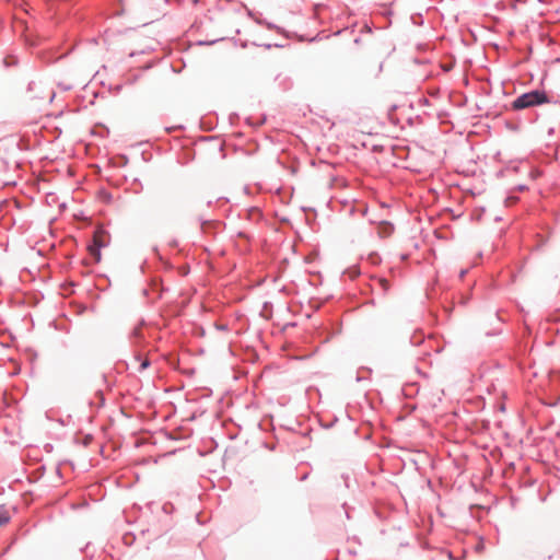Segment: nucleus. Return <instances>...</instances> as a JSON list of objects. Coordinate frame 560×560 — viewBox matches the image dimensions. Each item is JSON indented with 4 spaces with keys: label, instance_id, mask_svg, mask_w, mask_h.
<instances>
[{
    "label": "nucleus",
    "instance_id": "20e7f679",
    "mask_svg": "<svg viewBox=\"0 0 560 560\" xmlns=\"http://www.w3.org/2000/svg\"><path fill=\"white\" fill-rule=\"evenodd\" d=\"M10 521V515L4 506H0V527Z\"/></svg>",
    "mask_w": 560,
    "mask_h": 560
},
{
    "label": "nucleus",
    "instance_id": "423d86ee",
    "mask_svg": "<svg viewBox=\"0 0 560 560\" xmlns=\"http://www.w3.org/2000/svg\"><path fill=\"white\" fill-rule=\"evenodd\" d=\"M94 242H95V245L97 246V248L96 249L91 248V253H92V255L97 256V260H98L100 259V255H101L100 254L101 244L97 243L96 238L94 240Z\"/></svg>",
    "mask_w": 560,
    "mask_h": 560
},
{
    "label": "nucleus",
    "instance_id": "6e6552de",
    "mask_svg": "<svg viewBox=\"0 0 560 560\" xmlns=\"http://www.w3.org/2000/svg\"><path fill=\"white\" fill-rule=\"evenodd\" d=\"M132 335H133L135 337H139V336H140V331H138V330H133V331H132Z\"/></svg>",
    "mask_w": 560,
    "mask_h": 560
},
{
    "label": "nucleus",
    "instance_id": "7ed1b4c3",
    "mask_svg": "<svg viewBox=\"0 0 560 560\" xmlns=\"http://www.w3.org/2000/svg\"><path fill=\"white\" fill-rule=\"evenodd\" d=\"M135 362L139 363V366L137 368L138 372L144 371L147 368L150 366V361L147 358H142L140 354H136L133 358Z\"/></svg>",
    "mask_w": 560,
    "mask_h": 560
},
{
    "label": "nucleus",
    "instance_id": "f257e3e1",
    "mask_svg": "<svg viewBox=\"0 0 560 560\" xmlns=\"http://www.w3.org/2000/svg\"><path fill=\"white\" fill-rule=\"evenodd\" d=\"M549 103L545 91L533 90L517 96L511 104L512 109L522 110Z\"/></svg>",
    "mask_w": 560,
    "mask_h": 560
},
{
    "label": "nucleus",
    "instance_id": "39448f33",
    "mask_svg": "<svg viewBox=\"0 0 560 560\" xmlns=\"http://www.w3.org/2000/svg\"><path fill=\"white\" fill-rule=\"evenodd\" d=\"M377 284L380 285V288L382 289V291L385 293L389 290V282L387 279L385 278H380L377 280Z\"/></svg>",
    "mask_w": 560,
    "mask_h": 560
},
{
    "label": "nucleus",
    "instance_id": "0eeeda50",
    "mask_svg": "<svg viewBox=\"0 0 560 560\" xmlns=\"http://www.w3.org/2000/svg\"><path fill=\"white\" fill-rule=\"evenodd\" d=\"M466 272H467V270H465V269L460 270L459 278L463 279L465 277Z\"/></svg>",
    "mask_w": 560,
    "mask_h": 560
},
{
    "label": "nucleus",
    "instance_id": "f03ea898",
    "mask_svg": "<svg viewBox=\"0 0 560 560\" xmlns=\"http://www.w3.org/2000/svg\"><path fill=\"white\" fill-rule=\"evenodd\" d=\"M394 232V225L389 222H381V224L377 226V234L380 235V237H388L393 234Z\"/></svg>",
    "mask_w": 560,
    "mask_h": 560
}]
</instances>
